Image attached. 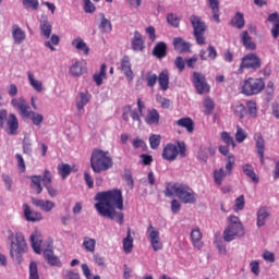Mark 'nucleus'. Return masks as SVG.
<instances>
[{"mask_svg":"<svg viewBox=\"0 0 279 279\" xmlns=\"http://www.w3.org/2000/svg\"><path fill=\"white\" fill-rule=\"evenodd\" d=\"M41 182H44L46 187L51 186V172H49V170L45 171Z\"/></svg>","mask_w":279,"mask_h":279,"instance_id":"338daca9","label":"nucleus"},{"mask_svg":"<svg viewBox=\"0 0 279 279\" xmlns=\"http://www.w3.org/2000/svg\"><path fill=\"white\" fill-rule=\"evenodd\" d=\"M235 213H239V210H243L245 208V196L241 195L235 199V204L233 206Z\"/></svg>","mask_w":279,"mask_h":279,"instance_id":"4d7b16f0","label":"nucleus"},{"mask_svg":"<svg viewBox=\"0 0 279 279\" xmlns=\"http://www.w3.org/2000/svg\"><path fill=\"white\" fill-rule=\"evenodd\" d=\"M231 25L236 27V29H243L245 27V16L241 12H236L231 20Z\"/></svg>","mask_w":279,"mask_h":279,"instance_id":"e433bc0d","label":"nucleus"},{"mask_svg":"<svg viewBox=\"0 0 279 279\" xmlns=\"http://www.w3.org/2000/svg\"><path fill=\"white\" fill-rule=\"evenodd\" d=\"M243 173L247 175L255 184H258V175L254 172V167L250 163H246L242 167Z\"/></svg>","mask_w":279,"mask_h":279,"instance_id":"ea45409f","label":"nucleus"},{"mask_svg":"<svg viewBox=\"0 0 279 279\" xmlns=\"http://www.w3.org/2000/svg\"><path fill=\"white\" fill-rule=\"evenodd\" d=\"M160 141H161L160 135H157V134L150 135L149 137L150 149H158V147H160Z\"/></svg>","mask_w":279,"mask_h":279,"instance_id":"864d4df0","label":"nucleus"},{"mask_svg":"<svg viewBox=\"0 0 279 279\" xmlns=\"http://www.w3.org/2000/svg\"><path fill=\"white\" fill-rule=\"evenodd\" d=\"M98 16L100 19V23H99L100 32H102L104 34H110V32H112V22H110V20H108L106 17V14L104 13H99Z\"/></svg>","mask_w":279,"mask_h":279,"instance_id":"c85d7f7f","label":"nucleus"},{"mask_svg":"<svg viewBox=\"0 0 279 279\" xmlns=\"http://www.w3.org/2000/svg\"><path fill=\"white\" fill-rule=\"evenodd\" d=\"M15 158L17 160V168L22 173H24L26 167H25V159H23V156L21 154H16Z\"/></svg>","mask_w":279,"mask_h":279,"instance_id":"0e129e2a","label":"nucleus"},{"mask_svg":"<svg viewBox=\"0 0 279 279\" xmlns=\"http://www.w3.org/2000/svg\"><path fill=\"white\" fill-rule=\"evenodd\" d=\"M153 54L156 58H165L167 56V44L165 41H159L153 49Z\"/></svg>","mask_w":279,"mask_h":279,"instance_id":"4c0bfd02","label":"nucleus"},{"mask_svg":"<svg viewBox=\"0 0 279 279\" xmlns=\"http://www.w3.org/2000/svg\"><path fill=\"white\" fill-rule=\"evenodd\" d=\"M263 90H265V80L262 77H248L244 81L241 87V94L246 95V97L259 95V93H263Z\"/></svg>","mask_w":279,"mask_h":279,"instance_id":"0eeeda50","label":"nucleus"},{"mask_svg":"<svg viewBox=\"0 0 279 279\" xmlns=\"http://www.w3.org/2000/svg\"><path fill=\"white\" fill-rule=\"evenodd\" d=\"M178 156H180L181 158H184V156H186V144H184V142H178L177 145L169 143L163 147V160H168V162H173V160H175Z\"/></svg>","mask_w":279,"mask_h":279,"instance_id":"6e6552de","label":"nucleus"},{"mask_svg":"<svg viewBox=\"0 0 279 279\" xmlns=\"http://www.w3.org/2000/svg\"><path fill=\"white\" fill-rule=\"evenodd\" d=\"M221 141H223V143H226L227 146H232L233 148L236 147V143H234V138H232V136H230V133L228 132H222L220 135Z\"/></svg>","mask_w":279,"mask_h":279,"instance_id":"603ef678","label":"nucleus"},{"mask_svg":"<svg viewBox=\"0 0 279 279\" xmlns=\"http://www.w3.org/2000/svg\"><path fill=\"white\" fill-rule=\"evenodd\" d=\"M23 210H24V217L26 221H33V222L43 221V214L40 211L32 210V207H29V205L24 204Z\"/></svg>","mask_w":279,"mask_h":279,"instance_id":"aec40b11","label":"nucleus"},{"mask_svg":"<svg viewBox=\"0 0 279 279\" xmlns=\"http://www.w3.org/2000/svg\"><path fill=\"white\" fill-rule=\"evenodd\" d=\"M97 245V241L93 238H84L83 240V247L86 250V252H89L93 254L95 252V246Z\"/></svg>","mask_w":279,"mask_h":279,"instance_id":"c03bdc74","label":"nucleus"},{"mask_svg":"<svg viewBox=\"0 0 279 279\" xmlns=\"http://www.w3.org/2000/svg\"><path fill=\"white\" fill-rule=\"evenodd\" d=\"M58 173L61 175L62 180L71 175V166L69 163H61L58 166Z\"/></svg>","mask_w":279,"mask_h":279,"instance_id":"a18cd8bd","label":"nucleus"},{"mask_svg":"<svg viewBox=\"0 0 279 279\" xmlns=\"http://www.w3.org/2000/svg\"><path fill=\"white\" fill-rule=\"evenodd\" d=\"M229 175L227 173L226 170H223V168H219V169H216L214 171V182L218 185V186H221V184H223V179Z\"/></svg>","mask_w":279,"mask_h":279,"instance_id":"79ce46f5","label":"nucleus"},{"mask_svg":"<svg viewBox=\"0 0 279 279\" xmlns=\"http://www.w3.org/2000/svg\"><path fill=\"white\" fill-rule=\"evenodd\" d=\"M0 126L3 128L4 132L10 136H14L19 133V118L16 114H8V110H0Z\"/></svg>","mask_w":279,"mask_h":279,"instance_id":"423d86ee","label":"nucleus"},{"mask_svg":"<svg viewBox=\"0 0 279 279\" xmlns=\"http://www.w3.org/2000/svg\"><path fill=\"white\" fill-rule=\"evenodd\" d=\"M131 48L133 51H144L145 50V38L143 35L135 31L133 37L131 38Z\"/></svg>","mask_w":279,"mask_h":279,"instance_id":"6ab92c4d","label":"nucleus"},{"mask_svg":"<svg viewBox=\"0 0 279 279\" xmlns=\"http://www.w3.org/2000/svg\"><path fill=\"white\" fill-rule=\"evenodd\" d=\"M32 204L43 213H51L56 208V203L47 199L32 198Z\"/></svg>","mask_w":279,"mask_h":279,"instance_id":"dca6fc26","label":"nucleus"},{"mask_svg":"<svg viewBox=\"0 0 279 279\" xmlns=\"http://www.w3.org/2000/svg\"><path fill=\"white\" fill-rule=\"evenodd\" d=\"M31 187L36 193V195H40L43 193V185L40 184L41 178L40 175L31 177Z\"/></svg>","mask_w":279,"mask_h":279,"instance_id":"a19ab883","label":"nucleus"},{"mask_svg":"<svg viewBox=\"0 0 279 279\" xmlns=\"http://www.w3.org/2000/svg\"><path fill=\"white\" fill-rule=\"evenodd\" d=\"M44 258L51 267H62V262H60V258L53 254L51 245L44 251Z\"/></svg>","mask_w":279,"mask_h":279,"instance_id":"a211bd4d","label":"nucleus"},{"mask_svg":"<svg viewBox=\"0 0 279 279\" xmlns=\"http://www.w3.org/2000/svg\"><path fill=\"white\" fill-rule=\"evenodd\" d=\"M173 47L179 53H184L191 49V44L186 43L182 37H175L173 39Z\"/></svg>","mask_w":279,"mask_h":279,"instance_id":"cd10ccee","label":"nucleus"},{"mask_svg":"<svg viewBox=\"0 0 279 279\" xmlns=\"http://www.w3.org/2000/svg\"><path fill=\"white\" fill-rule=\"evenodd\" d=\"M167 21L170 25H172V27H178V25H180V20L173 13L167 15Z\"/></svg>","mask_w":279,"mask_h":279,"instance_id":"e2e57ef3","label":"nucleus"},{"mask_svg":"<svg viewBox=\"0 0 279 279\" xmlns=\"http://www.w3.org/2000/svg\"><path fill=\"white\" fill-rule=\"evenodd\" d=\"M23 154H26V156H32V141L25 138L23 142Z\"/></svg>","mask_w":279,"mask_h":279,"instance_id":"680f3d73","label":"nucleus"},{"mask_svg":"<svg viewBox=\"0 0 279 279\" xmlns=\"http://www.w3.org/2000/svg\"><path fill=\"white\" fill-rule=\"evenodd\" d=\"M178 197L183 204H195L197 202V194L191 186L184 183H170L166 187L167 197Z\"/></svg>","mask_w":279,"mask_h":279,"instance_id":"7ed1b4c3","label":"nucleus"},{"mask_svg":"<svg viewBox=\"0 0 279 279\" xmlns=\"http://www.w3.org/2000/svg\"><path fill=\"white\" fill-rule=\"evenodd\" d=\"M31 243L35 254H40L41 248L40 245L43 244V234L40 231L36 230L31 234Z\"/></svg>","mask_w":279,"mask_h":279,"instance_id":"5701e85b","label":"nucleus"},{"mask_svg":"<svg viewBox=\"0 0 279 279\" xmlns=\"http://www.w3.org/2000/svg\"><path fill=\"white\" fill-rule=\"evenodd\" d=\"M107 69L108 66L106 65V63H102L100 66V71L94 74L93 80L96 86H101V84H104V80H106L107 77L106 75Z\"/></svg>","mask_w":279,"mask_h":279,"instance_id":"72a5a7b5","label":"nucleus"},{"mask_svg":"<svg viewBox=\"0 0 279 279\" xmlns=\"http://www.w3.org/2000/svg\"><path fill=\"white\" fill-rule=\"evenodd\" d=\"M202 231L199 230V228H194L191 231V242L192 245H194V247H196V250H202L204 247V242H202Z\"/></svg>","mask_w":279,"mask_h":279,"instance_id":"b1692460","label":"nucleus"},{"mask_svg":"<svg viewBox=\"0 0 279 279\" xmlns=\"http://www.w3.org/2000/svg\"><path fill=\"white\" fill-rule=\"evenodd\" d=\"M253 138L255 141V147L257 149L260 165H265V138L260 133H255Z\"/></svg>","mask_w":279,"mask_h":279,"instance_id":"2eb2a0df","label":"nucleus"},{"mask_svg":"<svg viewBox=\"0 0 279 279\" xmlns=\"http://www.w3.org/2000/svg\"><path fill=\"white\" fill-rule=\"evenodd\" d=\"M146 236L154 252H160V250H162L163 244L162 240L160 239V231L156 227L149 225L146 230Z\"/></svg>","mask_w":279,"mask_h":279,"instance_id":"f8f14e48","label":"nucleus"},{"mask_svg":"<svg viewBox=\"0 0 279 279\" xmlns=\"http://www.w3.org/2000/svg\"><path fill=\"white\" fill-rule=\"evenodd\" d=\"M231 110L236 119H245L247 116V108L243 104H235L231 107Z\"/></svg>","mask_w":279,"mask_h":279,"instance_id":"473e14b6","label":"nucleus"},{"mask_svg":"<svg viewBox=\"0 0 279 279\" xmlns=\"http://www.w3.org/2000/svg\"><path fill=\"white\" fill-rule=\"evenodd\" d=\"M245 236V227L241 222V219L236 216H230L228 218V226L223 231V240L227 243H231L234 239H241Z\"/></svg>","mask_w":279,"mask_h":279,"instance_id":"39448f33","label":"nucleus"},{"mask_svg":"<svg viewBox=\"0 0 279 279\" xmlns=\"http://www.w3.org/2000/svg\"><path fill=\"white\" fill-rule=\"evenodd\" d=\"M11 242L10 255L12 258L19 256V254H25L27 252V242L25 241V235L23 233L11 234L9 236Z\"/></svg>","mask_w":279,"mask_h":279,"instance_id":"1a4fd4ad","label":"nucleus"},{"mask_svg":"<svg viewBox=\"0 0 279 279\" xmlns=\"http://www.w3.org/2000/svg\"><path fill=\"white\" fill-rule=\"evenodd\" d=\"M95 208L100 217H108L113 221H118L123 226V213L117 211L123 209V194L121 190H111L107 192H99L95 196Z\"/></svg>","mask_w":279,"mask_h":279,"instance_id":"f257e3e1","label":"nucleus"},{"mask_svg":"<svg viewBox=\"0 0 279 279\" xmlns=\"http://www.w3.org/2000/svg\"><path fill=\"white\" fill-rule=\"evenodd\" d=\"M241 40L245 49H248L250 51H254V49H256V44L252 41V37L250 36V33H247V31L242 32Z\"/></svg>","mask_w":279,"mask_h":279,"instance_id":"f704fd0d","label":"nucleus"},{"mask_svg":"<svg viewBox=\"0 0 279 279\" xmlns=\"http://www.w3.org/2000/svg\"><path fill=\"white\" fill-rule=\"evenodd\" d=\"M190 21L194 27V37L196 38L197 45H206V37H204V34L206 33V24L202 22L197 15H192Z\"/></svg>","mask_w":279,"mask_h":279,"instance_id":"9b49d317","label":"nucleus"},{"mask_svg":"<svg viewBox=\"0 0 279 279\" xmlns=\"http://www.w3.org/2000/svg\"><path fill=\"white\" fill-rule=\"evenodd\" d=\"M247 110H248L247 113L250 114V117H252V119H256V117L258 114V109L256 108V102L248 101Z\"/></svg>","mask_w":279,"mask_h":279,"instance_id":"6e6d98bb","label":"nucleus"},{"mask_svg":"<svg viewBox=\"0 0 279 279\" xmlns=\"http://www.w3.org/2000/svg\"><path fill=\"white\" fill-rule=\"evenodd\" d=\"M209 156H215V147L213 146H203L201 147L198 151V160H202L203 162H206L208 160Z\"/></svg>","mask_w":279,"mask_h":279,"instance_id":"7c9ffc66","label":"nucleus"},{"mask_svg":"<svg viewBox=\"0 0 279 279\" xmlns=\"http://www.w3.org/2000/svg\"><path fill=\"white\" fill-rule=\"evenodd\" d=\"M134 248V239L130 231L126 234V238L123 240V250L125 254H132V250Z\"/></svg>","mask_w":279,"mask_h":279,"instance_id":"37998d69","label":"nucleus"},{"mask_svg":"<svg viewBox=\"0 0 279 279\" xmlns=\"http://www.w3.org/2000/svg\"><path fill=\"white\" fill-rule=\"evenodd\" d=\"M262 257L264 258V260H266L267 263H276V255L269 251H265L262 255Z\"/></svg>","mask_w":279,"mask_h":279,"instance_id":"69168bd1","label":"nucleus"},{"mask_svg":"<svg viewBox=\"0 0 279 279\" xmlns=\"http://www.w3.org/2000/svg\"><path fill=\"white\" fill-rule=\"evenodd\" d=\"M53 45H60V36L51 35L50 40L44 43V46L50 49V51H56V47H53Z\"/></svg>","mask_w":279,"mask_h":279,"instance_id":"49530a36","label":"nucleus"},{"mask_svg":"<svg viewBox=\"0 0 279 279\" xmlns=\"http://www.w3.org/2000/svg\"><path fill=\"white\" fill-rule=\"evenodd\" d=\"M192 82L196 88L198 95H204V93H209L210 85L206 82V76L199 72L193 73Z\"/></svg>","mask_w":279,"mask_h":279,"instance_id":"ddd939ff","label":"nucleus"},{"mask_svg":"<svg viewBox=\"0 0 279 279\" xmlns=\"http://www.w3.org/2000/svg\"><path fill=\"white\" fill-rule=\"evenodd\" d=\"M204 112L205 114H213V110H215V102L210 97H206L204 100Z\"/></svg>","mask_w":279,"mask_h":279,"instance_id":"09e8293b","label":"nucleus"},{"mask_svg":"<svg viewBox=\"0 0 279 279\" xmlns=\"http://www.w3.org/2000/svg\"><path fill=\"white\" fill-rule=\"evenodd\" d=\"M27 75V82L31 88L35 90V93H43L45 90V85L43 84V81L36 76V74L32 71H28L26 73Z\"/></svg>","mask_w":279,"mask_h":279,"instance_id":"4468645a","label":"nucleus"},{"mask_svg":"<svg viewBox=\"0 0 279 279\" xmlns=\"http://www.w3.org/2000/svg\"><path fill=\"white\" fill-rule=\"evenodd\" d=\"M92 99L90 94L85 90L81 92L76 97V108L77 110H84V106H86Z\"/></svg>","mask_w":279,"mask_h":279,"instance_id":"bb28decb","label":"nucleus"},{"mask_svg":"<svg viewBox=\"0 0 279 279\" xmlns=\"http://www.w3.org/2000/svg\"><path fill=\"white\" fill-rule=\"evenodd\" d=\"M21 3L27 10H38V5H39L38 0H21Z\"/></svg>","mask_w":279,"mask_h":279,"instance_id":"5fc2aeb1","label":"nucleus"},{"mask_svg":"<svg viewBox=\"0 0 279 279\" xmlns=\"http://www.w3.org/2000/svg\"><path fill=\"white\" fill-rule=\"evenodd\" d=\"M262 66L260 57L254 52L245 54L241 59L239 72L243 73V70L246 69L247 71H258Z\"/></svg>","mask_w":279,"mask_h":279,"instance_id":"9d476101","label":"nucleus"},{"mask_svg":"<svg viewBox=\"0 0 279 279\" xmlns=\"http://www.w3.org/2000/svg\"><path fill=\"white\" fill-rule=\"evenodd\" d=\"M247 138V132L243 130L240 125L236 126V132H235V141L236 143H243Z\"/></svg>","mask_w":279,"mask_h":279,"instance_id":"8fccbe9b","label":"nucleus"},{"mask_svg":"<svg viewBox=\"0 0 279 279\" xmlns=\"http://www.w3.org/2000/svg\"><path fill=\"white\" fill-rule=\"evenodd\" d=\"M179 128H184L190 134L195 130V124L191 118H181L177 121Z\"/></svg>","mask_w":279,"mask_h":279,"instance_id":"c9c22d12","label":"nucleus"},{"mask_svg":"<svg viewBox=\"0 0 279 279\" xmlns=\"http://www.w3.org/2000/svg\"><path fill=\"white\" fill-rule=\"evenodd\" d=\"M250 269L254 276H259L260 274V263L258 260H252L250 263Z\"/></svg>","mask_w":279,"mask_h":279,"instance_id":"052dcab7","label":"nucleus"},{"mask_svg":"<svg viewBox=\"0 0 279 279\" xmlns=\"http://www.w3.org/2000/svg\"><path fill=\"white\" fill-rule=\"evenodd\" d=\"M157 82L161 88V90H169V71L163 70L158 76Z\"/></svg>","mask_w":279,"mask_h":279,"instance_id":"2f4dec72","label":"nucleus"},{"mask_svg":"<svg viewBox=\"0 0 279 279\" xmlns=\"http://www.w3.org/2000/svg\"><path fill=\"white\" fill-rule=\"evenodd\" d=\"M86 14H93L97 8L90 0H83Z\"/></svg>","mask_w":279,"mask_h":279,"instance_id":"bf43d9fd","label":"nucleus"},{"mask_svg":"<svg viewBox=\"0 0 279 279\" xmlns=\"http://www.w3.org/2000/svg\"><path fill=\"white\" fill-rule=\"evenodd\" d=\"M112 157L109 151L101 149H94L90 157V167L94 173H102L112 169Z\"/></svg>","mask_w":279,"mask_h":279,"instance_id":"20e7f679","label":"nucleus"},{"mask_svg":"<svg viewBox=\"0 0 279 279\" xmlns=\"http://www.w3.org/2000/svg\"><path fill=\"white\" fill-rule=\"evenodd\" d=\"M145 123L147 125H158L160 123V113L156 109H149L145 117Z\"/></svg>","mask_w":279,"mask_h":279,"instance_id":"a878e982","label":"nucleus"},{"mask_svg":"<svg viewBox=\"0 0 279 279\" xmlns=\"http://www.w3.org/2000/svg\"><path fill=\"white\" fill-rule=\"evenodd\" d=\"M234 157L232 155H228L227 163H226V173L229 175L232 173V169H234Z\"/></svg>","mask_w":279,"mask_h":279,"instance_id":"13d9d810","label":"nucleus"},{"mask_svg":"<svg viewBox=\"0 0 279 279\" xmlns=\"http://www.w3.org/2000/svg\"><path fill=\"white\" fill-rule=\"evenodd\" d=\"M71 45L74 49H76V51H82L84 56H88V53H90V48H88V45L84 43L82 37H75Z\"/></svg>","mask_w":279,"mask_h":279,"instance_id":"393cba45","label":"nucleus"},{"mask_svg":"<svg viewBox=\"0 0 279 279\" xmlns=\"http://www.w3.org/2000/svg\"><path fill=\"white\" fill-rule=\"evenodd\" d=\"M29 279H40V275H38V265L36 262H31L29 264Z\"/></svg>","mask_w":279,"mask_h":279,"instance_id":"3c124183","label":"nucleus"},{"mask_svg":"<svg viewBox=\"0 0 279 279\" xmlns=\"http://www.w3.org/2000/svg\"><path fill=\"white\" fill-rule=\"evenodd\" d=\"M39 29H40L41 36H44V38H50L52 27H51V23H49V21L41 20Z\"/></svg>","mask_w":279,"mask_h":279,"instance_id":"58836bf2","label":"nucleus"},{"mask_svg":"<svg viewBox=\"0 0 279 279\" xmlns=\"http://www.w3.org/2000/svg\"><path fill=\"white\" fill-rule=\"evenodd\" d=\"M267 219H269V209H267L266 207H260L257 210V228H263V226H265V223L267 222Z\"/></svg>","mask_w":279,"mask_h":279,"instance_id":"c756f323","label":"nucleus"},{"mask_svg":"<svg viewBox=\"0 0 279 279\" xmlns=\"http://www.w3.org/2000/svg\"><path fill=\"white\" fill-rule=\"evenodd\" d=\"M64 278H65V279H80V274L73 272V271H71V270H66V271L64 272Z\"/></svg>","mask_w":279,"mask_h":279,"instance_id":"774afa93","label":"nucleus"},{"mask_svg":"<svg viewBox=\"0 0 279 279\" xmlns=\"http://www.w3.org/2000/svg\"><path fill=\"white\" fill-rule=\"evenodd\" d=\"M121 71L124 73L126 80L132 82L134 80V72L132 71V63H130V57H123L121 60Z\"/></svg>","mask_w":279,"mask_h":279,"instance_id":"4be33fe9","label":"nucleus"},{"mask_svg":"<svg viewBox=\"0 0 279 279\" xmlns=\"http://www.w3.org/2000/svg\"><path fill=\"white\" fill-rule=\"evenodd\" d=\"M11 106L14 108V110L17 111L21 119H23L24 121L29 119L33 125H36L37 128H40V125H43V122L45 121V116L39 112L32 111L29 104H27V100H25L23 97L13 98L11 100Z\"/></svg>","mask_w":279,"mask_h":279,"instance_id":"f03ea898","label":"nucleus"},{"mask_svg":"<svg viewBox=\"0 0 279 279\" xmlns=\"http://www.w3.org/2000/svg\"><path fill=\"white\" fill-rule=\"evenodd\" d=\"M145 81L147 82V86L149 88H154L156 86V82H158V75L151 71L146 73Z\"/></svg>","mask_w":279,"mask_h":279,"instance_id":"de8ad7c7","label":"nucleus"},{"mask_svg":"<svg viewBox=\"0 0 279 279\" xmlns=\"http://www.w3.org/2000/svg\"><path fill=\"white\" fill-rule=\"evenodd\" d=\"M11 36L14 45H23V43H25V38H27V34L16 24L11 28Z\"/></svg>","mask_w":279,"mask_h":279,"instance_id":"f3484780","label":"nucleus"},{"mask_svg":"<svg viewBox=\"0 0 279 279\" xmlns=\"http://www.w3.org/2000/svg\"><path fill=\"white\" fill-rule=\"evenodd\" d=\"M70 75L72 77H82L84 73H86V62L85 61H76L69 69Z\"/></svg>","mask_w":279,"mask_h":279,"instance_id":"412c9836","label":"nucleus"}]
</instances>
